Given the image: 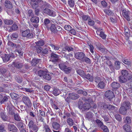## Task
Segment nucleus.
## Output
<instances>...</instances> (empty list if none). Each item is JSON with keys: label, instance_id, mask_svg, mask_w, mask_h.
<instances>
[{"label": "nucleus", "instance_id": "864d4df0", "mask_svg": "<svg viewBox=\"0 0 132 132\" xmlns=\"http://www.w3.org/2000/svg\"><path fill=\"white\" fill-rule=\"evenodd\" d=\"M18 34L16 32L13 33L10 35V37L12 39H13L14 38H18Z\"/></svg>", "mask_w": 132, "mask_h": 132}, {"label": "nucleus", "instance_id": "6e6552de", "mask_svg": "<svg viewBox=\"0 0 132 132\" xmlns=\"http://www.w3.org/2000/svg\"><path fill=\"white\" fill-rule=\"evenodd\" d=\"M7 129L9 131L12 132H17L18 130L16 127L14 125L12 124H8Z\"/></svg>", "mask_w": 132, "mask_h": 132}, {"label": "nucleus", "instance_id": "9d476101", "mask_svg": "<svg viewBox=\"0 0 132 132\" xmlns=\"http://www.w3.org/2000/svg\"><path fill=\"white\" fill-rule=\"evenodd\" d=\"M7 109L8 115L13 116L14 114L15 111L12 106L8 105L7 106Z\"/></svg>", "mask_w": 132, "mask_h": 132}, {"label": "nucleus", "instance_id": "c756f323", "mask_svg": "<svg viewBox=\"0 0 132 132\" xmlns=\"http://www.w3.org/2000/svg\"><path fill=\"white\" fill-rule=\"evenodd\" d=\"M72 70V68L71 67L67 66L63 71L66 74H69L71 72Z\"/></svg>", "mask_w": 132, "mask_h": 132}, {"label": "nucleus", "instance_id": "f8f14e48", "mask_svg": "<svg viewBox=\"0 0 132 132\" xmlns=\"http://www.w3.org/2000/svg\"><path fill=\"white\" fill-rule=\"evenodd\" d=\"M32 2V8L35 9L39 6V3L41 2L42 0H31Z\"/></svg>", "mask_w": 132, "mask_h": 132}, {"label": "nucleus", "instance_id": "a18cd8bd", "mask_svg": "<svg viewBox=\"0 0 132 132\" xmlns=\"http://www.w3.org/2000/svg\"><path fill=\"white\" fill-rule=\"evenodd\" d=\"M27 36H26V37L29 39H31L34 38V35L33 34L30 32V30L29 31L27 34Z\"/></svg>", "mask_w": 132, "mask_h": 132}, {"label": "nucleus", "instance_id": "473e14b6", "mask_svg": "<svg viewBox=\"0 0 132 132\" xmlns=\"http://www.w3.org/2000/svg\"><path fill=\"white\" fill-rule=\"evenodd\" d=\"M24 125V123L22 121L18 122L16 124L19 130H21V129L23 128H24L23 125Z\"/></svg>", "mask_w": 132, "mask_h": 132}, {"label": "nucleus", "instance_id": "6e6d98bb", "mask_svg": "<svg viewBox=\"0 0 132 132\" xmlns=\"http://www.w3.org/2000/svg\"><path fill=\"white\" fill-rule=\"evenodd\" d=\"M68 3L71 7H73L74 6L75 2L74 0H68Z\"/></svg>", "mask_w": 132, "mask_h": 132}, {"label": "nucleus", "instance_id": "72a5a7b5", "mask_svg": "<svg viewBox=\"0 0 132 132\" xmlns=\"http://www.w3.org/2000/svg\"><path fill=\"white\" fill-rule=\"evenodd\" d=\"M4 23L5 24L10 25L12 24L13 22L12 20L5 19L3 20Z\"/></svg>", "mask_w": 132, "mask_h": 132}, {"label": "nucleus", "instance_id": "c9c22d12", "mask_svg": "<svg viewBox=\"0 0 132 132\" xmlns=\"http://www.w3.org/2000/svg\"><path fill=\"white\" fill-rule=\"evenodd\" d=\"M52 125L53 128L57 130L60 128V125L57 122H53Z\"/></svg>", "mask_w": 132, "mask_h": 132}, {"label": "nucleus", "instance_id": "7ed1b4c3", "mask_svg": "<svg viewBox=\"0 0 132 132\" xmlns=\"http://www.w3.org/2000/svg\"><path fill=\"white\" fill-rule=\"evenodd\" d=\"M104 96L110 101L115 96L113 92L110 90L106 91L104 93Z\"/></svg>", "mask_w": 132, "mask_h": 132}, {"label": "nucleus", "instance_id": "4c0bfd02", "mask_svg": "<svg viewBox=\"0 0 132 132\" xmlns=\"http://www.w3.org/2000/svg\"><path fill=\"white\" fill-rule=\"evenodd\" d=\"M94 114L91 112L87 113L86 115V117L89 120H92Z\"/></svg>", "mask_w": 132, "mask_h": 132}, {"label": "nucleus", "instance_id": "774afa93", "mask_svg": "<svg viewBox=\"0 0 132 132\" xmlns=\"http://www.w3.org/2000/svg\"><path fill=\"white\" fill-rule=\"evenodd\" d=\"M46 132H50L51 131L50 128L47 125L45 124L44 126Z\"/></svg>", "mask_w": 132, "mask_h": 132}, {"label": "nucleus", "instance_id": "5fc2aeb1", "mask_svg": "<svg viewBox=\"0 0 132 132\" xmlns=\"http://www.w3.org/2000/svg\"><path fill=\"white\" fill-rule=\"evenodd\" d=\"M115 118L118 121L120 122L122 120V118L120 115L119 114H116L114 116Z\"/></svg>", "mask_w": 132, "mask_h": 132}, {"label": "nucleus", "instance_id": "e433bc0d", "mask_svg": "<svg viewBox=\"0 0 132 132\" xmlns=\"http://www.w3.org/2000/svg\"><path fill=\"white\" fill-rule=\"evenodd\" d=\"M50 29L52 32L53 33H56L57 32L56 30V27L54 24H51L50 27Z\"/></svg>", "mask_w": 132, "mask_h": 132}, {"label": "nucleus", "instance_id": "5701e85b", "mask_svg": "<svg viewBox=\"0 0 132 132\" xmlns=\"http://www.w3.org/2000/svg\"><path fill=\"white\" fill-rule=\"evenodd\" d=\"M44 22L45 27L47 28L48 30H50V26H49V24H50V20L46 18L44 20Z\"/></svg>", "mask_w": 132, "mask_h": 132}, {"label": "nucleus", "instance_id": "a211bd4d", "mask_svg": "<svg viewBox=\"0 0 132 132\" xmlns=\"http://www.w3.org/2000/svg\"><path fill=\"white\" fill-rule=\"evenodd\" d=\"M18 28V26L16 25L15 24H13L11 26H10L8 27V29L7 30L9 32H11L13 31L16 30Z\"/></svg>", "mask_w": 132, "mask_h": 132}, {"label": "nucleus", "instance_id": "f03ea898", "mask_svg": "<svg viewBox=\"0 0 132 132\" xmlns=\"http://www.w3.org/2000/svg\"><path fill=\"white\" fill-rule=\"evenodd\" d=\"M23 102L28 108H31L32 105L31 101L29 98L26 96H23L22 98Z\"/></svg>", "mask_w": 132, "mask_h": 132}, {"label": "nucleus", "instance_id": "2eb2a0df", "mask_svg": "<svg viewBox=\"0 0 132 132\" xmlns=\"http://www.w3.org/2000/svg\"><path fill=\"white\" fill-rule=\"evenodd\" d=\"M68 95L71 99L73 100L77 99L80 97V96L78 95L75 93H69Z\"/></svg>", "mask_w": 132, "mask_h": 132}, {"label": "nucleus", "instance_id": "dca6fc26", "mask_svg": "<svg viewBox=\"0 0 132 132\" xmlns=\"http://www.w3.org/2000/svg\"><path fill=\"white\" fill-rule=\"evenodd\" d=\"M85 97H82L80 98L79 99V101L78 102V108L80 109H83V102L82 101L83 100L85 102Z\"/></svg>", "mask_w": 132, "mask_h": 132}, {"label": "nucleus", "instance_id": "09e8293b", "mask_svg": "<svg viewBox=\"0 0 132 132\" xmlns=\"http://www.w3.org/2000/svg\"><path fill=\"white\" fill-rule=\"evenodd\" d=\"M30 30L27 29L25 31H23L21 32V35L23 37H26V36H27L28 33L29 32Z\"/></svg>", "mask_w": 132, "mask_h": 132}, {"label": "nucleus", "instance_id": "8fccbe9b", "mask_svg": "<svg viewBox=\"0 0 132 132\" xmlns=\"http://www.w3.org/2000/svg\"><path fill=\"white\" fill-rule=\"evenodd\" d=\"M77 73L80 76L83 77L85 74L84 71L81 70H78L77 71Z\"/></svg>", "mask_w": 132, "mask_h": 132}, {"label": "nucleus", "instance_id": "bf43d9fd", "mask_svg": "<svg viewBox=\"0 0 132 132\" xmlns=\"http://www.w3.org/2000/svg\"><path fill=\"white\" fill-rule=\"evenodd\" d=\"M10 96L12 99H15L16 98H18L19 97V95L14 93H11Z\"/></svg>", "mask_w": 132, "mask_h": 132}, {"label": "nucleus", "instance_id": "e2e57ef3", "mask_svg": "<svg viewBox=\"0 0 132 132\" xmlns=\"http://www.w3.org/2000/svg\"><path fill=\"white\" fill-rule=\"evenodd\" d=\"M44 89L46 91H50L51 92L52 91V90H51V87L49 85H46L44 86Z\"/></svg>", "mask_w": 132, "mask_h": 132}, {"label": "nucleus", "instance_id": "37998d69", "mask_svg": "<svg viewBox=\"0 0 132 132\" xmlns=\"http://www.w3.org/2000/svg\"><path fill=\"white\" fill-rule=\"evenodd\" d=\"M121 62L119 61H116L115 62V67L116 70H119L120 68Z\"/></svg>", "mask_w": 132, "mask_h": 132}, {"label": "nucleus", "instance_id": "393cba45", "mask_svg": "<svg viewBox=\"0 0 132 132\" xmlns=\"http://www.w3.org/2000/svg\"><path fill=\"white\" fill-rule=\"evenodd\" d=\"M119 81L121 83H126V77L121 75L119 77Z\"/></svg>", "mask_w": 132, "mask_h": 132}, {"label": "nucleus", "instance_id": "7c9ffc66", "mask_svg": "<svg viewBox=\"0 0 132 132\" xmlns=\"http://www.w3.org/2000/svg\"><path fill=\"white\" fill-rule=\"evenodd\" d=\"M30 21L32 23H37L39 22V18L38 17L34 16L31 18Z\"/></svg>", "mask_w": 132, "mask_h": 132}, {"label": "nucleus", "instance_id": "603ef678", "mask_svg": "<svg viewBox=\"0 0 132 132\" xmlns=\"http://www.w3.org/2000/svg\"><path fill=\"white\" fill-rule=\"evenodd\" d=\"M49 50L47 48H45L44 49H42V55H47L49 53Z\"/></svg>", "mask_w": 132, "mask_h": 132}, {"label": "nucleus", "instance_id": "b1692460", "mask_svg": "<svg viewBox=\"0 0 132 132\" xmlns=\"http://www.w3.org/2000/svg\"><path fill=\"white\" fill-rule=\"evenodd\" d=\"M52 88L53 89L52 93L54 96H56L59 94L60 92L58 88L55 87Z\"/></svg>", "mask_w": 132, "mask_h": 132}, {"label": "nucleus", "instance_id": "052dcab7", "mask_svg": "<svg viewBox=\"0 0 132 132\" xmlns=\"http://www.w3.org/2000/svg\"><path fill=\"white\" fill-rule=\"evenodd\" d=\"M104 11L108 15H112L114 14L111 10L109 9H105L104 10Z\"/></svg>", "mask_w": 132, "mask_h": 132}, {"label": "nucleus", "instance_id": "0eeeda50", "mask_svg": "<svg viewBox=\"0 0 132 132\" xmlns=\"http://www.w3.org/2000/svg\"><path fill=\"white\" fill-rule=\"evenodd\" d=\"M85 56V54L82 52H78L75 53V57L77 60H82Z\"/></svg>", "mask_w": 132, "mask_h": 132}, {"label": "nucleus", "instance_id": "680f3d73", "mask_svg": "<svg viewBox=\"0 0 132 132\" xmlns=\"http://www.w3.org/2000/svg\"><path fill=\"white\" fill-rule=\"evenodd\" d=\"M126 36L128 37V35H129L130 32L128 28L126 27H125L124 28Z\"/></svg>", "mask_w": 132, "mask_h": 132}, {"label": "nucleus", "instance_id": "a19ab883", "mask_svg": "<svg viewBox=\"0 0 132 132\" xmlns=\"http://www.w3.org/2000/svg\"><path fill=\"white\" fill-rule=\"evenodd\" d=\"M121 75L125 77H127L129 75L128 72L125 70H121Z\"/></svg>", "mask_w": 132, "mask_h": 132}, {"label": "nucleus", "instance_id": "58836bf2", "mask_svg": "<svg viewBox=\"0 0 132 132\" xmlns=\"http://www.w3.org/2000/svg\"><path fill=\"white\" fill-rule=\"evenodd\" d=\"M67 122L69 125L72 126L75 123L73 120L70 118H68L67 120Z\"/></svg>", "mask_w": 132, "mask_h": 132}, {"label": "nucleus", "instance_id": "79ce46f5", "mask_svg": "<svg viewBox=\"0 0 132 132\" xmlns=\"http://www.w3.org/2000/svg\"><path fill=\"white\" fill-rule=\"evenodd\" d=\"M3 98L0 102L1 104L4 103L5 102L8 101L9 99V97L5 96L3 94Z\"/></svg>", "mask_w": 132, "mask_h": 132}, {"label": "nucleus", "instance_id": "f257e3e1", "mask_svg": "<svg viewBox=\"0 0 132 132\" xmlns=\"http://www.w3.org/2000/svg\"><path fill=\"white\" fill-rule=\"evenodd\" d=\"M43 12L46 14L50 16L54 17L56 15L55 11L53 10H51L47 8H45L43 9Z\"/></svg>", "mask_w": 132, "mask_h": 132}, {"label": "nucleus", "instance_id": "c03bdc74", "mask_svg": "<svg viewBox=\"0 0 132 132\" xmlns=\"http://www.w3.org/2000/svg\"><path fill=\"white\" fill-rule=\"evenodd\" d=\"M51 75L47 73V72L43 78L44 79L47 80H50L51 79Z\"/></svg>", "mask_w": 132, "mask_h": 132}, {"label": "nucleus", "instance_id": "cd10ccee", "mask_svg": "<svg viewBox=\"0 0 132 132\" xmlns=\"http://www.w3.org/2000/svg\"><path fill=\"white\" fill-rule=\"evenodd\" d=\"M91 108V105L89 103H86L83 105L82 110H89Z\"/></svg>", "mask_w": 132, "mask_h": 132}, {"label": "nucleus", "instance_id": "20e7f679", "mask_svg": "<svg viewBox=\"0 0 132 132\" xmlns=\"http://www.w3.org/2000/svg\"><path fill=\"white\" fill-rule=\"evenodd\" d=\"M0 116L4 121L9 122L10 120L9 117L6 115L5 112L4 111H1L0 112Z\"/></svg>", "mask_w": 132, "mask_h": 132}, {"label": "nucleus", "instance_id": "aec40b11", "mask_svg": "<svg viewBox=\"0 0 132 132\" xmlns=\"http://www.w3.org/2000/svg\"><path fill=\"white\" fill-rule=\"evenodd\" d=\"M68 63L67 61L65 62H61L58 65L59 68L63 71L64 70L65 68L67 67V66L66 65V63Z\"/></svg>", "mask_w": 132, "mask_h": 132}, {"label": "nucleus", "instance_id": "ea45409f", "mask_svg": "<svg viewBox=\"0 0 132 132\" xmlns=\"http://www.w3.org/2000/svg\"><path fill=\"white\" fill-rule=\"evenodd\" d=\"M38 46H43L45 44L44 41L42 40H40L35 43Z\"/></svg>", "mask_w": 132, "mask_h": 132}, {"label": "nucleus", "instance_id": "2f4dec72", "mask_svg": "<svg viewBox=\"0 0 132 132\" xmlns=\"http://www.w3.org/2000/svg\"><path fill=\"white\" fill-rule=\"evenodd\" d=\"M124 130L126 132H129L131 130L130 126L128 124H125L123 126Z\"/></svg>", "mask_w": 132, "mask_h": 132}, {"label": "nucleus", "instance_id": "423d86ee", "mask_svg": "<svg viewBox=\"0 0 132 132\" xmlns=\"http://www.w3.org/2000/svg\"><path fill=\"white\" fill-rule=\"evenodd\" d=\"M127 82L124 84V85L126 87H129L131 86L132 84V75H129L126 77Z\"/></svg>", "mask_w": 132, "mask_h": 132}, {"label": "nucleus", "instance_id": "4be33fe9", "mask_svg": "<svg viewBox=\"0 0 132 132\" xmlns=\"http://www.w3.org/2000/svg\"><path fill=\"white\" fill-rule=\"evenodd\" d=\"M5 6L8 9H11L12 8L13 6L11 2L9 1L6 0L5 1Z\"/></svg>", "mask_w": 132, "mask_h": 132}, {"label": "nucleus", "instance_id": "3c124183", "mask_svg": "<svg viewBox=\"0 0 132 132\" xmlns=\"http://www.w3.org/2000/svg\"><path fill=\"white\" fill-rule=\"evenodd\" d=\"M14 119L15 120L17 121H19L20 120V118L18 114L16 113L14 114L13 115Z\"/></svg>", "mask_w": 132, "mask_h": 132}, {"label": "nucleus", "instance_id": "49530a36", "mask_svg": "<svg viewBox=\"0 0 132 132\" xmlns=\"http://www.w3.org/2000/svg\"><path fill=\"white\" fill-rule=\"evenodd\" d=\"M31 129H32V130L30 131V132H37L39 128L38 126L36 125L34 126Z\"/></svg>", "mask_w": 132, "mask_h": 132}, {"label": "nucleus", "instance_id": "4d7b16f0", "mask_svg": "<svg viewBox=\"0 0 132 132\" xmlns=\"http://www.w3.org/2000/svg\"><path fill=\"white\" fill-rule=\"evenodd\" d=\"M23 47L21 46L19 44L17 48H16L15 51L18 52H20L23 51Z\"/></svg>", "mask_w": 132, "mask_h": 132}, {"label": "nucleus", "instance_id": "c85d7f7f", "mask_svg": "<svg viewBox=\"0 0 132 132\" xmlns=\"http://www.w3.org/2000/svg\"><path fill=\"white\" fill-rule=\"evenodd\" d=\"M2 58L3 62L5 63L8 62L10 60L8 54H5L4 56H2Z\"/></svg>", "mask_w": 132, "mask_h": 132}, {"label": "nucleus", "instance_id": "412c9836", "mask_svg": "<svg viewBox=\"0 0 132 132\" xmlns=\"http://www.w3.org/2000/svg\"><path fill=\"white\" fill-rule=\"evenodd\" d=\"M18 45L19 44L14 43L10 41H9L7 43V45L10 46V48L13 49H16Z\"/></svg>", "mask_w": 132, "mask_h": 132}, {"label": "nucleus", "instance_id": "6ab92c4d", "mask_svg": "<svg viewBox=\"0 0 132 132\" xmlns=\"http://www.w3.org/2000/svg\"><path fill=\"white\" fill-rule=\"evenodd\" d=\"M128 110L126 108L121 106V107L119 110V113L123 115H125L127 113V110Z\"/></svg>", "mask_w": 132, "mask_h": 132}, {"label": "nucleus", "instance_id": "13d9d810", "mask_svg": "<svg viewBox=\"0 0 132 132\" xmlns=\"http://www.w3.org/2000/svg\"><path fill=\"white\" fill-rule=\"evenodd\" d=\"M64 48L65 50H67L69 52H70L73 51L74 48L70 46H66Z\"/></svg>", "mask_w": 132, "mask_h": 132}, {"label": "nucleus", "instance_id": "1a4fd4ad", "mask_svg": "<svg viewBox=\"0 0 132 132\" xmlns=\"http://www.w3.org/2000/svg\"><path fill=\"white\" fill-rule=\"evenodd\" d=\"M23 63L22 61H19L17 62H14L12 63V65L14 66L18 69L22 68L23 65Z\"/></svg>", "mask_w": 132, "mask_h": 132}, {"label": "nucleus", "instance_id": "f704fd0d", "mask_svg": "<svg viewBox=\"0 0 132 132\" xmlns=\"http://www.w3.org/2000/svg\"><path fill=\"white\" fill-rule=\"evenodd\" d=\"M124 122L126 124L130 125L131 123V117H126L124 119Z\"/></svg>", "mask_w": 132, "mask_h": 132}, {"label": "nucleus", "instance_id": "9b49d317", "mask_svg": "<svg viewBox=\"0 0 132 132\" xmlns=\"http://www.w3.org/2000/svg\"><path fill=\"white\" fill-rule=\"evenodd\" d=\"M121 106L126 108V109L129 110L131 108V104L128 101H125L121 103Z\"/></svg>", "mask_w": 132, "mask_h": 132}, {"label": "nucleus", "instance_id": "39448f33", "mask_svg": "<svg viewBox=\"0 0 132 132\" xmlns=\"http://www.w3.org/2000/svg\"><path fill=\"white\" fill-rule=\"evenodd\" d=\"M59 58V56L53 52H52L50 54V61L53 62H56L58 61Z\"/></svg>", "mask_w": 132, "mask_h": 132}, {"label": "nucleus", "instance_id": "69168bd1", "mask_svg": "<svg viewBox=\"0 0 132 132\" xmlns=\"http://www.w3.org/2000/svg\"><path fill=\"white\" fill-rule=\"evenodd\" d=\"M36 125L34 124V122L32 120H30L28 124V127L29 128L31 129L34 126Z\"/></svg>", "mask_w": 132, "mask_h": 132}, {"label": "nucleus", "instance_id": "0e129e2a", "mask_svg": "<svg viewBox=\"0 0 132 132\" xmlns=\"http://www.w3.org/2000/svg\"><path fill=\"white\" fill-rule=\"evenodd\" d=\"M83 61H85L87 63L90 64L91 63V60L89 58L86 57H84V58L82 59Z\"/></svg>", "mask_w": 132, "mask_h": 132}, {"label": "nucleus", "instance_id": "338daca9", "mask_svg": "<svg viewBox=\"0 0 132 132\" xmlns=\"http://www.w3.org/2000/svg\"><path fill=\"white\" fill-rule=\"evenodd\" d=\"M28 15L29 17H31V18L34 16L32 10H29L28 11Z\"/></svg>", "mask_w": 132, "mask_h": 132}, {"label": "nucleus", "instance_id": "f3484780", "mask_svg": "<svg viewBox=\"0 0 132 132\" xmlns=\"http://www.w3.org/2000/svg\"><path fill=\"white\" fill-rule=\"evenodd\" d=\"M40 61V59L35 58L32 59V61L31 62V63L32 66H35L39 64Z\"/></svg>", "mask_w": 132, "mask_h": 132}, {"label": "nucleus", "instance_id": "bb28decb", "mask_svg": "<svg viewBox=\"0 0 132 132\" xmlns=\"http://www.w3.org/2000/svg\"><path fill=\"white\" fill-rule=\"evenodd\" d=\"M46 72L45 71L40 70L38 71V75L40 77H42L43 78Z\"/></svg>", "mask_w": 132, "mask_h": 132}, {"label": "nucleus", "instance_id": "4468645a", "mask_svg": "<svg viewBox=\"0 0 132 132\" xmlns=\"http://www.w3.org/2000/svg\"><path fill=\"white\" fill-rule=\"evenodd\" d=\"M122 13L123 16L127 21H129L130 20V17L129 15V11L123 10L122 11Z\"/></svg>", "mask_w": 132, "mask_h": 132}, {"label": "nucleus", "instance_id": "a878e982", "mask_svg": "<svg viewBox=\"0 0 132 132\" xmlns=\"http://www.w3.org/2000/svg\"><path fill=\"white\" fill-rule=\"evenodd\" d=\"M83 77L87 79L90 82H92L93 80V77L89 73L87 74H85Z\"/></svg>", "mask_w": 132, "mask_h": 132}, {"label": "nucleus", "instance_id": "de8ad7c7", "mask_svg": "<svg viewBox=\"0 0 132 132\" xmlns=\"http://www.w3.org/2000/svg\"><path fill=\"white\" fill-rule=\"evenodd\" d=\"M97 86L100 89H103L105 87V83L103 81H101L98 84Z\"/></svg>", "mask_w": 132, "mask_h": 132}, {"label": "nucleus", "instance_id": "ddd939ff", "mask_svg": "<svg viewBox=\"0 0 132 132\" xmlns=\"http://www.w3.org/2000/svg\"><path fill=\"white\" fill-rule=\"evenodd\" d=\"M111 85L112 88V90L113 91L117 90L119 88L120 86L119 83L114 81L111 83Z\"/></svg>", "mask_w": 132, "mask_h": 132}]
</instances>
